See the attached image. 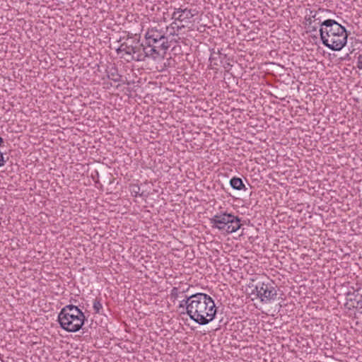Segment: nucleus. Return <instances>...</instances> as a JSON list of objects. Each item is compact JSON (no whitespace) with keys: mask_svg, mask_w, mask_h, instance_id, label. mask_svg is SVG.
<instances>
[{"mask_svg":"<svg viewBox=\"0 0 362 362\" xmlns=\"http://www.w3.org/2000/svg\"><path fill=\"white\" fill-rule=\"evenodd\" d=\"M179 308L186 310L189 318L200 325L212 322L216 315L213 298L206 293H197L180 302Z\"/></svg>","mask_w":362,"mask_h":362,"instance_id":"1","label":"nucleus"},{"mask_svg":"<svg viewBox=\"0 0 362 362\" xmlns=\"http://www.w3.org/2000/svg\"><path fill=\"white\" fill-rule=\"evenodd\" d=\"M320 38L322 44L334 51H340L347 43L346 28L335 20L327 19L320 23Z\"/></svg>","mask_w":362,"mask_h":362,"instance_id":"2","label":"nucleus"},{"mask_svg":"<svg viewBox=\"0 0 362 362\" xmlns=\"http://www.w3.org/2000/svg\"><path fill=\"white\" fill-rule=\"evenodd\" d=\"M85 315L77 306L67 305L58 314L57 321L60 327L68 332H76L83 327Z\"/></svg>","mask_w":362,"mask_h":362,"instance_id":"3","label":"nucleus"},{"mask_svg":"<svg viewBox=\"0 0 362 362\" xmlns=\"http://www.w3.org/2000/svg\"><path fill=\"white\" fill-rule=\"evenodd\" d=\"M213 228L227 234L235 233L241 228V220L233 213L220 211L209 219Z\"/></svg>","mask_w":362,"mask_h":362,"instance_id":"4","label":"nucleus"},{"mask_svg":"<svg viewBox=\"0 0 362 362\" xmlns=\"http://www.w3.org/2000/svg\"><path fill=\"white\" fill-rule=\"evenodd\" d=\"M197 13L198 11L197 9L188 8L183 6L175 8L172 14V19L175 21L173 22L167 29L175 30L176 28L177 31H178L182 28H185L193 23V18L197 16Z\"/></svg>","mask_w":362,"mask_h":362,"instance_id":"5","label":"nucleus"},{"mask_svg":"<svg viewBox=\"0 0 362 362\" xmlns=\"http://www.w3.org/2000/svg\"><path fill=\"white\" fill-rule=\"evenodd\" d=\"M141 49V45L139 41L132 39H128L117 48L116 52L121 58L129 62L135 60L138 62L144 61V57L139 55V51Z\"/></svg>","mask_w":362,"mask_h":362,"instance_id":"6","label":"nucleus"},{"mask_svg":"<svg viewBox=\"0 0 362 362\" xmlns=\"http://www.w3.org/2000/svg\"><path fill=\"white\" fill-rule=\"evenodd\" d=\"M255 291L262 303H268L276 298L277 291L270 281L258 282L255 286Z\"/></svg>","mask_w":362,"mask_h":362,"instance_id":"7","label":"nucleus"},{"mask_svg":"<svg viewBox=\"0 0 362 362\" xmlns=\"http://www.w3.org/2000/svg\"><path fill=\"white\" fill-rule=\"evenodd\" d=\"M169 47L170 45H167L166 42L153 45L147 44L145 47L141 45L139 55L144 57V60H145L146 57L156 59L158 57H163Z\"/></svg>","mask_w":362,"mask_h":362,"instance_id":"8","label":"nucleus"},{"mask_svg":"<svg viewBox=\"0 0 362 362\" xmlns=\"http://www.w3.org/2000/svg\"><path fill=\"white\" fill-rule=\"evenodd\" d=\"M145 38L147 44L150 45H159L162 42H166L170 45L167 37L165 36V33L162 29H158L157 27H152L148 28L145 34Z\"/></svg>","mask_w":362,"mask_h":362,"instance_id":"9","label":"nucleus"},{"mask_svg":"<svg viewBox=\"0 0 362 362\" xmlns=\"http://www.w3.org/2000/svg\"><path fill=\"white\" fill-rule=\"evenodd\" d=\"M230 187L236 190H246L245 185H244L243 180L237 177H233L230 180Z\"/></svg>","mask_w":362,"mask_h":362,"instance_id":"10","label":"nucleus"},{"mask_svg":"<svg viewBox=\"0 0 362 362\" xmlns=\"http://www.w3.org/2000/svg\"><path fill=\"white\" fill-rule=\"evenodd\" d=\"M189 288V286H187V288H182L180 286L178 287H173L170 292L171 298L174 299H177L182 297V295L185 292H187Z\"/></svg>","mask_w":362,"mask_h":362,"instance_id":"11","label":"nucleus"},{"mask_svg":"<svg viewBox=\"0 0 362 362\" xmlns=\"http://www.w3.org/2000/svg\"><path fill=\"white\" fill-rule=\"evenodd\" d=\"M107 78L115 82L122 81V76L119 74L117 69L112 68L107 72Z\"/></svg>","mask_w":362,"mask_h":362,"instance_id":"12","label":"nucleus"},{"mask_svg":"<svg viewBox=\"0 0 362 362\" xmlns=\"http://www.w3.org/2000/svg\"><path fill=\"white\" fill-rule=\"evenodd\" d=\"M93 308L96 313H100L101 310H103V305L100 300L98 299L94 300Z\"/></svg>","mask_w":362,"mask_h":362,"instance_id":"13","label":"nucleus"},{"mask_svg":"<svg viewBox=\"0 0 362 362\" xmlns=\"http://www.w3.org/2000/svg\"><path fill=\"white\" fill-rule=\"evenodd\" d=\"M357 66L359 69L362 70V55H359L357 61Z\"/></svg>","mask_w":362,"mask_h":362,"instance_id":"14","label":"nucleus"},{"mask_svg":"<svg viewBox=\"0 0 362 362\" xmlns=\"http://www.w3.org/2000/svg\"><path fill=\"white\" fill-rule=\"evenodd\" d=\"M5 162L3 153L0 151V167L3 166Z\"/></svg>","mask_w":362,"mask_h":362,"instance_id":"15","label":"nucleus"},{"mask_svg":"<svg viewBox=\"0 0 362 362\" xmlns=\"http://www.w3.org/2000/svg\"><path fill=\"white\" fill-rule=\"evenodd\" d=\"M357 305L361 310V314L362 315V295L361 298L357 301Z\"/></svg>","mask_w":362,"mask_h":362,"instance_id":"16","label":"nucleus"},{"mask_svg":"<svg viewBox=\"0 0 362 362\" xmlns=\"http://www.w3.org/2000/svg\"><path fill=\"white\" fill-rule=\"evenodd\" d=\"M316 17V13H315L314 14H313V11H310V16L308 18V19H307L308 21H309V23L311 24V18H315Z\"/></svg>","mask_w":362,"mask_h":362,"instance_id":"17","label":"nucleus"},{"mask_svg":"<svg viewBox=\"0 0 362 362\" xmlns=\"http://www.w3.org/2000/svg\"><path fill=\"white\" fill-rule=\"evenodd\" d=\"M2 143H3V139L0 136V146L1 145Z\"/></svg>","mask_w":362,"mask_h":362,"instance_id":"18","label":"nucleus"},{"mask_svg":"<svg viewBox=\"0 0 362 362\" xmlns=\"http://www.w3.org/2000/svg\"><path fill=\"white\" fill-rule=\"evenodd\" d=\"M170 34L172 35H174L175 34V31L174 30L173 33L170 32Z\"/></svg>","mask_w":362,"mask_h":362,"instance_id":"19","label":"nucleus"},{"mask_svg":"<svg viewBox=\"0 0 362 362\" xmlns=\"http://www.w3.org/2000/svg\"><path fill=\"white\" fill-rule=\"evenodd\" d=\"M213 59H214L213 57H212V56H210V57H209V60L211 62Z\"/></svg>","mask_w":362,"mask_h":362,"instance_id":"20","label":"nucleus"}]
</instances>
